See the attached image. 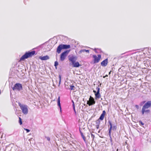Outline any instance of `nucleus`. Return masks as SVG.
<instances>
[{
	"instance_id": "16",
	"label": "nucleus",
	"mask_w": 151,
	"mask_h": 151,
	"mask_svg": "<svg viewBox=\"0 0 151 151\" xmlns=\"http://www.w3.org/2000/svg\"><path fill=\"white\" fill-rule=\"evenodd\" d=\"M63 49H69L70 48V45H64L61 44Z\"/></svg>"
},
{
	"instance_id": "31",
	"label": "nucleus",
	"mask_w": 151,
	"mask_h": 151,
	"mask_svg": "<svg viewBox=\"0 0 151 151\" xmlns=\"http://www.w3.org/2000/svg\"><path fill=\"white\" fill-rule=\"evenodd\" d=\"M45 138H46V139L48 141H50V138L49 137H45Z\"/></svg>"
},
{
	"instance_id": "2",
	"label": "nucleus",
	"mask_w": 151,
	"mask_h": 151,
	"mask_svg": "<svg viewBox=\"0 0 151 151\" xmlns=\"http://www.w3.org/2000/svg\"><path fill=\"white\" fill-rule=\"evenodd\" d=\"M11 87L13 90L15 91H20L23 88L22 84L19 83H16L13 86H12Z\"/></svg>"
},
{
	"instance_id": "14",
	"label": "nucleus",
	"mask_w": 151,
	"mask_h": 151,
	"mask_svg": "<svg viewBox=\"0 0 151 151\" xmlns=\"http://www.w3.org/2000/svg\"><path fill=\"white\" fill-rule=\"evenodd\" d=\"M106 114V111L105 110H104L103 111L102 113L101 114L99 118V119H100L101 120H102L104 119V117L105 116V115Z\"/></svg>"
},
{
	"instance_id": "17",
	"label": "nucleus",
	"mask_w": 151,
	"mask_h": 151,
	"mask_svg": "<svg viewBox=\"0 0 151 151\" xmlns=\"http://www.w3.org/2000/svg\"><path fill=\"white\" fill-rule=\"evenodd\" d=\"M57 102H58V106L59 107V108H60V112H61V105H60V97L59 96H58V97Z\"/></svg>"
},
{
	"instance_id": "27",
	"label": "nucleus",
	"mask_w": 151,
	"mask_h": 151,
	"mask_svg": "<svg viewBox=\"0 0 151 151\" xmlns=\"http://www.w3.org/2000/svg\"><path fill=\"white\" fill-rule=\"evenodd\" d=\"M96 90L97 91L96 92H100V88L99 87H97L96 88Z\"/></svg>"
},
{
	"instance_id": "32",
	"label": "nucleus",
	"mask_w": 151,
	"mask_h": 151,
	"mask_svg": "<svg viewBox=\"0 0 151 151\" xmlns=\"http://www.w3.org/2000/svg\"><path fill=\"white\" fill-rule=\"evenodd\" d=\"M150 111L149 110H145V112L149 113Z\"/></svg>"
},
{
	"instance_id": "41",
	"label": "nucleus",
	"mask_w": 151,
	"mask_h": 151,
	"mask_svg": "<svg viewBox=\"0 0 151 151\" xmlns=\"http://www.w3.org/2000/svg\"><path fill=\"white\" fill-rule=\"evenodd\" d=\"M73 110H74V111H75V113H76V110H75V108H74V109H73Z\"/></svg>"
},
{
	"instance_id": "21",
	"label": "nucleus",
	"mask_w": 151,
	"mask_h": 151,
	"mask_svg": "<svg viewBox=\"0 0 151 151\" xmlns=\"http://www.w3.org/2000/svg\"><path fill=\"white\" fill-rule=\"evenodd\" d=\"M100 119H98L96 121V125H100Z\"/></svg>"
},
{
	"instance_id": "34",
	"label": "nucleus",
	"mask_w": 151,
	"mask_h": 151,
	"mask_svg": "<svg viewBox=\"0 0 151 151\" xmlns=\"http://www.w3.org/2000/svg\"><path fill=\"white\" fill-rule=\"evenodd\" d=\"M99 125H96V127L97 129H98L99 128Z\"/></svg>"
},
{
	"instance_id": "7",
	"label": "nucleus",
	"mask_w": 151,
	"mask_h": 151,
	"mask_svg": "<svg viewBox=\"0 0 151 151\" xmlns=\"http://www.w3.org/2000/svg\"><path fill=\"white\" fill-rule=\"evenodd\" d=\"M77 58L76 56L74 55L68 56L69 60L71 61L72 63H74L77 60Z\"/></svg>"
},
{
	"instance_id": "28",
	"label": "nucleus",
	"mask_w": 151,
	"mask_h": 151,
	"mask_svg": "<svg viewBox=\"0 0 151 151\" xmlns=\"http://www.w3.org/2000/svg\"><path fill=\"white\" fill-rule=\"evenodd\" d=\"M139 123L140 125H144V123H143L141 121H139Z\"/></svg>"
},
{
	"instance_id": "3",
	"label": "nucleus",
	"mask_w": 151,
	"mask_h": 151,
	"mask_svg": "<svg viewBox=\"0 0 151 151\" xmlns=\"http://www.w3.org/2000/svg\"><path fill=\"white\" fill-rule=\"evenodd\" d=\"M18 105L22 110V112L24 114L26 115L27 114L28 111L27 106L26 105L22 104L20 103H18Z\"/></svg>"
},
{
	"instance_id": "47",
	"label": "nucleus",
	"mask_w": 151,
	"mask_h": 151,
	"mask_svg": "<svg viewBox=\"0 0 151 151\" xmlns=\"http://www.w3.org/2000/svg\"><path fill=\"white\" fill-rule=\"evenodd\" d=\"M6 118V119H7V118Z\"/></svg>"
},
{
	"instance_id": "23",
	"label": "nucleus",
	"mask_w": 151,
	"mask_h": 151,
	"mask_svg": "<svg viewBox=\"0 0 151 151\" xmlns=\"http://www.w3.org/2000/svg\"><path fill=\"white\" fill-rule=\"evenodd\" d=\"M19 123L20 125H21L22 124V119L20 117H19Z\"/></svg>"
},
{
	"instance_id": "42",
	"label": "nucleus",
	"mask_w": 151,
	"mask_h": 151,
	"mask_svg": "<svg viewBox=\"0 0 151 151\" xmlns=\"http://www.w3.org/2000/svg\"><path fill=\"white\" fill-rule=\"evenodd\" d=\"M111 71L110 72H109V75H110L111 73Z\"/></svg>"
},
{
	"instance_id": "25",
	"label": "nucleus",
	"mask_w": 151,
	"mask_h": 151,
	"mask_svg": "<svg viewBox=\"0 0 151 151\" xmlns=\"http://www.w3.org/2000/svg\"><path fill=\"white\" fill-rule=\"evenodd\" d=\"M75 88V87L73 85H70V89L71 90H74V88Z\"/></svg>"
},
{
	"instance_id": "5",
	"label": "nucleus",
	"mask_w": 151,
	"mask_h": 151,
	"mask_svg": "<svg viewBox=\"0 0 151 151\" xmlns=\"http://www.w3.org/2000/svg\"><path fill=\"white\" fill-rule=\"evenodd\" d=\"M93 63H97L99 61L101 58V56L100 54L98 55L97 57L96 55H93Z\"/></svg>"
},
{
	"instance_id": "15",
	"label": "nucleus",
	"mask_w": 151,
	"mask_h": 151,
	"mask_svg": "<svg viewBox=\"0 0 151 151\" xmlns=\"http://www.w3.org/2000/svg\"><path fill=\"white\" fill-rule=\"evenodd\" d=\"M72 65L73 67L76 68L78 67L81 65L78 62H74V63H72Z\"/></svg>"
},
{
	"instance_id": "18",
	"label": "nucleus",
	"mask_w": 151,
	"mask_h": 151,
	"mask_svg": "<svg viewBox=\"0 0 151 151\" xmlns=\"http://www.w3.org/2000/svg\"><path fill=\"white\" fill-rule=\"evenodd\" d=\"M86 52L88 53H89V50H86V49H83L79 51V52L78 53L79 54H81L83 52Z\"/></svg>"
},
{
	"instance_id": "6",
	"label": "nucleus",
	"mask_w": 151,
	"mask_h": 151,
	"mask_svg": "<svg viewBox=\"0 0 151 151\" xmlns=\"http://www.w3.org/2000/svg\"><path fill=\"white\" fill-rule=\"evenodd\" d=\"M89 101V102L87 101V104L89 106L94 105L96 103L94 98L91 96H90Z\"/></svg>"
},
{
	"instance_id": "44",
	"label": "nucleus",
	"mask_w": 151,
	"mask_h": 151,
	"mask_svg": "<svg viewBox=\"0 0 151 151\" xmlns=\"http://www.w3.org/2000/svg\"><path fill=\"white\" fill-rule=\"evenodd\" d=\"M72 103H73V104H74V103L73 102V100L72 101Z\"/></svg>"
},
{
	"instance_id": "36",
	"label": "nucleus",
	"mask_w": 151,
	"mask_h": 151,
	"mask_svg": "<svg viewBox=\"0 0 151 151\" xmlns=\"http://www.w3.org/2000/svg\"><path fill=\"white\" fill-rule=\"evenodd\" d=\"M108 76V75H106L105 76H103V78H105L106 77H107Z\"/></svg>"
},
{
	"instance_id": "4",
	"label": "nucleus",
	"mask_w": 151,
	"mask_h": 151,
	"mask_svg": "<svg viewBox=\"0 0 151 151\" xmlns=\"http://www.w3.org/2000/svg\"><path fill=\"white\" fill-rule=\"evenodd\" d=\"M70 51V50H66L61 53L60 57V59L61 61H63L65 60Z\"/></svg>"
},
{
	"instance_id": "46",
	"label": "nucleus",
	"mask_w": 151,
	"mask_h": 151,
	"mask_svg": "<svg viewBox=\"0 0 151 151\" xmlns=\"http://www.w3.org/2000/svg\"><path fill=\"white\" fill-rule=\"evenodd\" d=\"M118 151V149H116V151Z\"/></svg>"
},
{
	"instance_id": "12",
	"label": "nucleus",
	"mask_w": 151,
	"mask_h": 151,
	"mask_svg": "<svg viewBox=\"0 0 151 151\" xmlns=\"http://www.w3.org/2000/svg\"><path fill=\"white\" fill-rule=\"evenodd\" d=\"M63 49L61 44L60 45L57 47V52L58 54L60 53L61 50Z\"/></svg>"
},
{
	"instance_id": "33",
	"label": "nucleus",
	"mask_w": 151,
	"mask_h": 151,
	"mask_svg": "<svg viewBox=\"0 0 151 151\" xmlns=\"http://www.w3.org/2000/svg\"><path fill=\"white\" fill-rule=\"evenodd\" d=\"M135 107L137 109H138L139 108V106L138 105H135Z\"/></svg>"
},
{
	"instance_id": "22",
	"label": "nucleus",
	"mask_w": 151,
	"mask_h": 151,
	"mask_svg": "<svg viewBox=\"0 0 151 151\" xmlns=\"http://www.w3.org/2000/svg\"><path fill=\"white\" fill-rule=\"evenodd\" d=\"M58 63L57 61H55V62L54 66L55 67V68H57V66L58 65Z\"/></svg>"
},
{
	"instance_id": "1",
	"label": "nucleus",
	"mask_w": 151,
	"mask_h": 151,
	"mask_svg": "<svg viewBox=\"0 0 151 151\" xmlns=\"http://www.w3.org/2000/svg\"><path fill=\"white\" fill-rule=\"evenodd\" d=\"M35 51L34 50L31 52L29 51L28 52H26L25 54L20 58V61L24 60L25 59L32 57L35 54Z\"/></svg>"
},
{
	"instance_id": "20",
	"label": "nucleus",
	"mask_w": 151,
	"mask_h": 151,
	"mask_svg": "<svg viewBox=\"0 0 151 151\" xmlns=\"http://www.w3.org/2000/svg\"><path fill=\"white\" fill-rule=\"evenodd\" d=\"M58 77H59V84H58V86H60V83H61V75H59Z\"/></svg>"
},
{
	"instance_id": "30",
	"label": "nucleus",
	"mask_w": 151,
	"mask_h": 151,
	"mask_svg": "<svg viewBox=\"0 0 151 151\" xmlns=\"http://www.w3.org/2000/svg\"><path fill=\"white\" fill-rule=\"evenodd\" d=\"M91 138L93 139L94 138V137H95V136L93 134H91Z\"/></svg>"
},
{
	"instance_id": "11",
	"label": "nucleus",
	"mask_w": 151,
	"mask_h": 151,
	"mask_svg": "<svg viewBox=\"0 0 151 151\" xmlns=\"http://www.w3.org/2000/svg\"><path fill=\"white\" fill-rule=\"evenodd\" d=\"M117 128V127L116 126L113 125L112 126V128L111 129V128H109V134L110 136H111V130H115Z\"/></svg>"
},
{
	"instance_id": "40",
	"label": "nucleus",
	"mask_w": 151,
	"mask_h": 151,
	"mask_svg": "<svg viewBox=\"0 0 151 151\" xmlns=\"http://www.w3.org/2000/svg\"><path fill=\"white\" fill-rule=\"evenodd\" d=\"M79 131H80V134H81V132H81V129H79Z\"/></svg>"
},
{
	"instance_id": "10",
	"label": "nucleus",
	"mask_w": 151,
	"mask_h": 151,
	"mask_svg": "<svg viewBox=\"0 0 151 151\" xmlns=\"http://www.w3.org/2000/svg\"><path fill=\"white\" fill-rule=\"evenodd\" d=\"M93 92L95 93V99H99L101 97V95L99 92H96V91L95 90L93 91Z\"/></svg>"
},
{
	"instance_id": "26",
	"label": "nucleus",
	"mask_w": 151,
	"mask_h": 151,
	"mask_svg": "<svg viewBox=\"0 0 151 151\" xmlns=\"http://www.w3.org/2000/svg\"><path fill=\"white\" fill-rule=\"evenodd\" d=\"M145 109H144L143 108H142V115H143L144 114V113L145 112Z\"/></svg>"
},
{
	"instance_id": "38",
	"label": "nucleus",
	"mask_w": 151,
	"mask_h": 151,
	"mask_svg": "<svg viewBox=\"0 0 151 151\" xmlns=\"http://www.w3.org/2000/svg\"><path fill=\"white\" fill-rule=\"evenodd\" d=\"M96 49V48H95L94 49V51H95V52H96V49Z\"/></svg>"
},
{
	"instance_id": "35",
	"label": "nucleus",
	"mask_w": 151,
	"mask_h": 151,
	"mask_svg": "<svg viewBox=\"0 0 151 151\" xmlns=\"http://www.w3.org/2000/svg\"><path fill=\"white\" fill-rule=\"evenodd\" d=\"M56 136L57 138H60V136L59 134H57L56 135Z\"/></svg>"
},
{
	"instance_id": "43",
	"label": "nucleus",
	"mask_w": 151,
	"mask_h": 151,
	"mask_svg": "<svg viewBox=\"0 0 151 151\" xmlns=\"http://www.w3.org/2000/svg\"><path fill=\"white\" fill-rule=\"evenodd\" d=\"M72 103H73V104H74V103L73 102V100L72 101Z\"/></svg>"
},
{
	"instance_id": "49",
	"label": "nucleus",
	"mask_w": 151,
	"mask_h": 151,
	"mask_svg": "<svg viewBox=\"0 0 151 151\" xmlns=\"http://www.w3.org/2000/svg\"><path fill=\"white\" fill-rule=\"evenodd\" d=\"M140 105H142V104H140Z\"/></svg>"
},
{
	"instance_id": "13",
	"label": "nucleus",
	"mask_w": 151,
	"mask_h": 151,
	"mask_svg": "<svg viewBox=\"0 0 151 151\" xmlns=\"http://www.w3.org/2000/svg\"><path fill=\"white\" fill-rule=\"evenodd\" d=\"M50 58L49 56L47 55L44 56H40L39 57V59L41 60H46L49 59Z\"/></svg>"
},
{
	"instance_id": "45",
	"label": "nucleus",
	"mask_w": 151,
	"mask_h": 151,
	"mask_svg": "<svg viewBox=\"0 0 151 151\" xmlns=\"http://www.w3.org/2000/svg\"><path fill=\"white\" fill-rule=\"evenodd\" d=\"M110 138H111V136H110ZM110 141H111V142H112V139L111 138V139H110Z\"/></svg>"
},
{
	"instance_id": "19",
	"label": "nucleus",
	"mask_w": 151,
	"mask_h": 151,
	"mask_svg": "<svg viewBox=\"0 0 151 151\" xmlns=\"http://www.w3.org/2000/svg\"><path fill=\"white\" fill-rule=\"evenodd\" d=\"M81 137H82L84 141L85 142H86V137L83 135V134L82 132H81Z\"/></svg>"
},
{
	"instance_id": "24",
	"label": "nucleus",
	"mask_w": 151,
	"mask_h": 151,
	"mask_svg": "<svg viewBox=\"0 0 151 151\" xmlns=\"http://www.w3.org/2000/svg\"><path fill=\"white\" fill-rule=\"evenodd\" d=\"M108 123H109V125H110V127L111 128V129L112 128V124L111 123V122L110 120H109L108 121Z\"/></svg>"
},
{
	"instance_id": "8",
	"label": "nucleus",
	"mask_w": 151,
	"mask_h": 151,
	"mask_svg": "<svg viewBox=\"0 0 151 151\" xmlns=\"http://www.w3.org/2000/svg\"><path fill=\"white\" fill-rule=\"evenodd\" d=\"M151 106V101H148L143 106L142 108L145 109H148Z\"/></svg>"
},
{
	"instance_id": "39",
	"label": "nucleus",
	"mask_w": 151,
	"mask_h": 151,
	"mask_svg": "<svg viewBox=\"0 0 151 151\" xmlns=\"http://www.w3.org/2000/svg\"><path fill=\"white\" fill-rule=\"evenodd\" d=\"M28 0H24V2L25 4L26 1H27Z\"/></svg>"
},
{
	"instance_id": "29",
	"label": "nucleus",
	"mask_w": 151,
	"mask_h": 151,
	"mask_svg": "<svg viewBox=\"0 0 151 151\" xmlns=\"http://www.w3.org/2000/svg\"><path fill=\"white\" fill-rule=\"evenodd\" d=\"M24 129L26 131L27 133H28L30 131V130L28 129L24 128Z\"/></svg>"
},
{
	"instance_id": "48",
	"label": "nucleus",
	"mask_w": 151,
	"mask_h": 151,
	"mask_svg": "<svg viewBox=\"0 0 151 151\" xmlns=\"http://www.w3.org/2000/svg\"><path fill=\"white\" fill-rule=\"evenodd\" d=\"M101 100H102V98H101Z\"/></svg>"
},
{
	"instance_id": "9",
	"label": "nucleus",
	"mask_w": 151,
	"mask_h": 151,
	"mask_svg": "<svg viewBox=\"0 0 151 151\" xmlns=\"http://www.w3.org/2000/svg\"><path fill=\"white\" fill-rule=\"evenodd\" d=\"M108 60L107 58L105 59L101 63V65L103 66H106L108 64Z\"/></svg>"
},
{
	"instance_id": "37",
	"label": "nucleus",
	"mask_w": 151,
	"mask_h": 151,
	"mask_svg": "<svg viewBox=\"0 0 151 151\" xmlns=\"http://www.w3.org/2000/svg\"><path fill=\"white\" fill-rule=\"evenodd\" d=\"M73 109H74V108H75V104H73Z\"/></svg>"
}]
</instances>
